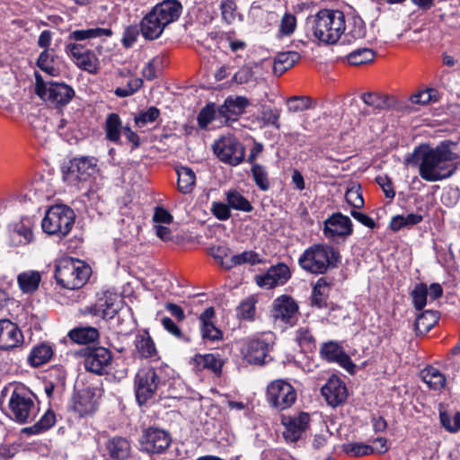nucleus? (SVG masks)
<instances>
[{"label": "nucleus", "mask_w": 460, "mask_h": 460, "mask_svg": "<svg viewBox=\"0 0 460 460\" xmlns=\"http://www.w3.org/2000/svg\"><path fill=\"white\" fill-rule=\"evenodd\" d=\"M455 144L443 141L435 147L429 145L417 146L408 162L419 167V175L427 181H438L451 177L458 158L454 151Z\"/></svg>", "instance_id": "obj_1"}, {"label": "nucleus", "mask_w": 460, "mask_h": 460, "mask_svg": "<svg viewBox=\"0 0 460 460\" xmlns=\"http://www.w3.org/2000/svg\"><path fill=\"white\" fill-rule=\"evenodd\" d=\"M181 9V4L177 0H165L156 4L140 22V31L144 38H159L168 24L178 20Z\"/></svg>", "instance_id": "obj_2"}, {"label": "nucleus", "mask_w": 460, "mask_h": 460, "mask_svg": "<svg viewBox=\"0 0 460 460\" xmlns=\"http://www.w3.org/2000/svg\"><path fill=\"white\" fill-rule=\"evenodd\" d=\"M340 252L325 243H315L305 249L298 259L299 266L306 272L320 275L338 268Z\"/></svg>", "instance_id": "obj_3"}, {"label": "nucleus", "mask_w": 460, "mask_h": 460, "mask_svg": "<svg viewBox=\"0 0 460 460\" xmlns=\"http://www.w3.org/2000/svg\"><path fill=\"white\" fill-rule=\"evenodd\" d=\"M307 24L319 41L334 44L345 32V15L338 10L323 9L308 18Z\"/></svg>", "instance_id": "obj_4"}, {"label": "nucleus", "mask_w": 460, "mask_h": 460, "mask_svg": "<svg viewBox=\"0 0 460 460\" xmlns=\"http://www.w3.org/2000/svg\"><path fill=\"white\" fill-rule=\"evenodd\" d=\"M166 376L161 367L146 366L140 367L134 379L136 399L140 405L154 398L165 385Z\"/></svg>", "instance_id": "obj_5"}, {"label": "nucleus", "mask_w": 460, "mask_h": 460, "mask_svg": "<svg viewBox=\"0 0 460 460\" xmlns=\"http://www.w3.org/2000/svg\"><path fill=\"white\" fill-rule=\"evenodd\" d=\"M91 272V268L82 261L65 259L56 266L55 279L64 288L78 289L87 282Z\"/></svg>", "instance_id": "obj_6"}, {"label": "nucleus", "mask_w": 460, "mask_h": 460, "mask_svg": "<svg viewBox=\"0 0 460 460\" xmlns=\"http://www.w3.org/2000/svg\"><path fill=\"white\" fill-rule=\"evenodd\" d=\"M35 93L56 108L67 105L75 97V90L66 83L45 82L40 74L35 72Z\"/></svg>", "instance_id": "obj_7"}, {"label": "nucleus", "mask_w": 460, "mask_h": 460, "mask_svg": "<svg viewBox=\"0 0 460 460\" xmlns=\"http://www.w3.org/2000/svg\"><path fill=\"white\" fill-rule=\"evenodd\" d=\"M74 223L73 209L65 205H56L47 211L41 226L45 233L63 237L68 234Z\"/></svg>", "instance_id": "obj_8"}, {"label": "nucleus", "mask_w": 460, "mask_h": 460, "mask_svg": "<svg viewBox=\"0 0 460 460\" xmlns=\"http://www.w3.org/2000/svg\"><path fill=\"white\" fill-rule=\"evenodd\" d=\"M8 405L10 418L20 424L31 422L38 412L31 394L24 387L17 386L13 389Z\"/></svg>", "instance_id": "obj_9"}, {"label": "nucleus", "mask_w": 460, "mask_h": 460, "mask_svg": "<svg viewBox=\"0 0 460 460\" xmlns=\"http://www.w3.org/2000/svg\"><path fill=\"white\" fill-rule=\"evenodd\" d=\"M98 171V160L95 157H75L70 160L66 168H63V179L68 185L78 186L89 181Z\"/></svg>", "instance_id": "obj_10"}, {"label": "nucleus", "mask_w": 460, "mask_h": 460, "mask_svg": "<svg viewBox=\"0 0 460 460\" xmlns=\"http://www.w3.org/2000/svg\"><path fill=\"white\" fill-rule=\"evenodd\" d=\"M297 394L291 384L284 379L270 382L266 389V400L270 407L284 411L290 408L296 401Z\"/></svg>", "instance_id": "obj_11"}, {"label": "nucleus", "mask_w": 460, "mask_h": 460, "mask_svg": "<svg viewBox=\"0 0 460 460\" xmlns=\"http://www.w3.org/2000/svg\"><path fill=\"white\" fill-rule=\"evenodd\" d=\"M213 151L223 163L233 166L240 164L244 160L245 148L234 136H224L216 140Z\"/></svg>", "instance_id": "obj_12"}, {"label": "nucleus", "mask_w": 460, "mask_h": 460, "mask_svg": "<svg viewBox=\"0 0 460 460\" xmlns=\"http://www.w3.org/2000/svg\"><path fill=\"white\" fill-rule=\"evenodd\" d=\"M84 368L91 373L102 376L108 373L112 363L111 351L104 347H87L80 350Z\"/></svg>", "instance_id": "obj_13"}, {"label": "nucleus", "mask_w": 460, "mask_h": 460, "mask_svg": "<svg viewBox=\"0 0 460 460\" xmlns=\"http://www.w3.org/2000/svg\"><path fill=\"white\" fill-rule=\"evenodd\" d=\"M171 443L170 433L157 427L145 429L139 440L141 451L150 455L164 453Z\"/></svg>", "instance_id": "obj_14"}, {"label": "nucleus", "mask_w": 460, "mask_h": 460, "mask_svg": "<svg viewBox=\"0 0 460 460\" xmlns=\"http://www.w3.org/2000/svg\"><path fill=\"white\" fill-rule=\"evenodd\" d=\"M65 51L80 69L92 75H95L99 72V58L94 51L87 49L85 45L81 43H67L65 47Z\"/></svg>", "instance_id": "obj_15"}, {"label": "nucleus", "mask_w": 460, "mask_h": 460, "mask_svg": "<svg viewBox=\"0 0 460 460\" xmlns=\"http://www.w3.org/2000/svg\"><path fill=\"white\" fill-rule=\"evenodd\" d=\"M272 345V339L270 335L249 339L242 349L243 358L249 364L264 365Z\"/></svg>", "instance_id": "obj_16"}, {"label": "nucleus", "mask_w": 460, "mask_h": 460, "mask_svg": "<svg viewBox=\"0 0 460 460\" xmlns=\"http://www.w3.org/2000/svg\"><path fill=\"white\" fill-rule=\"evenodd\" d=\"M118 296L116 293L105 290L97 294L96 302L93 305L85 306L81 310L84 314H92L101 316L102 319H112L118 313L116 302Z\"/></svg>", "instance_id": "obj_17"}, {"label": "nucleus", "mask_w": 460, "mask_h": 460, "mask_svg": "<svg viewBox=\"0 0 460 460\" xmlns=\"http://www.w3.org/2000/svg\"><path fill=\"white\" fill-rule=\"evenodd\" d=\"M310 421V415L306 412H300L297 416H281V424L285 427L283 437L287 442H296L303 433L307 429Z\"/></svg>", "instance_id": "obj_18"}, {"label": "nucleus", "mask_w": 460, "mask_h": 460, "mask_svg": "<svg viewBox=\"0 0 460 460\" xmlns=\"http://www.w3.org/2000/svg\"><path fill=\"white\" fill-rule=\"evenodd\" d=\"M291 277L289 268L284 263L271 266L264 274L255 277L256 283L261 288L268 289L284 285Z\"/></svg>", "instance_id": "obj_19"}, {"label": "nucleus", "mask_w": 460, "mask_h": 460, "mask_svg": "<svg viewBox=\"0 0 460 460\" xmlns=\"http://www.w3.org/2000/svg\"><path fill=\"white\" fill-rule=\"evenodd\" d=\"M352 223L349 217L335 213L324 222V235L334 240L336 237H346L352 234Z\"/></svg>", "instance_id": "obj_20"}, {"label": "nucleus", "mask_w": 460, "mask_h": 460, "mask_svg": "<svg viewBox=\"0 0 460 460\" xmlns=\"http://www.w3.org/2000/svg\"><path fill=\"white\" fill-rule=\"evenodd\" d=\"M323 396L327 403L336 407L343 403L348 397L345 384L336 376H331L321 389Z\"/></svg>", "instance_id": "obj_21"}, {"label": "nucleus", "mask_w": 460, "mask_h": 460, "mask_svg": "<svg viewBox=\"0 0 460 460\" xmlns=\"http://www.w3.org/2000/svg\"><path fill=\"white\" fill-rule=\"evenodd\" d=\"M94 388L79 390L72 398V409L79 417L93 414L97 409Z\"/></svg>", "instance_id": "obj_22"}, {"label": "nucleus", "mask_w": 460, "mask_h": 460, "mask_svg": "<svg viewBox=\"0 0 460 460\" xmlns=\"http://www.w3.org/2000/svg\"><path fill=\"white\" fill-rule=\"evenodd\" d=\"M320 354L323 358L330 362L338 363L348 372H354L355 364L352 362L350 358L344 352L342 347H341L337 342L329 341L323 343L321 347Z\"/></svg>", "instance_id": "obj_23"}, {"label": "nucleus", "mask_w": 460, "mask_h": 460, "mask_svg": "<svg viewBox=\"0 0 460 460\" xmlns=\"http://www.w3.org/2000/svg\"><path fill=\"white\" fill-rule=\"evenodd\" d=\"M22 342L23 335L18 326L10 320H0V349L8 350Z\"/></svg>", "instance_id": "obj_24"}, {"label": "nucleus", "mask_w": 460, "mask_h": 460, "mask_svg": "<svg viewBox=\"0 0 460 460\" xmlns=\"http://www.w3.org/2000/svg\"><path fill=\"white\" fill-rule=\"evenodd\" d=\"M135 353L141 359H158V350L147 330L139 332L134 340Z\"/></svg>", "instance_id": "obj_25"}, {"label": "nucleus", "mask_w": 460, "mask_h": 460, "mask_svg": "<svg viewBox=\"0 0 460 460\" xmlns=\"http://www.w3.org/2000/svg\"><path fill=\"white\" fill-rule=\"evenodd\" d=\"M104 449L111 459L125 460L131 455V443L124 437L114 436L105 441Z\"/></svg>", "instance_id": "obj_26"}, {"label": "nucleus", "mask_w": 460, "mask_h": 460, "mask_svg": "<svg viewBox=\"0 0 460 460\" xmlns=\"http://www.w3.org/2000/svg\"><path fill=\"white\" fill-rule=\"evenodd\" d=\"M215 310L213 307L207 308L199 317L200 333L203 340L217 341L223 339V332L216 327L213 319Z\"/></svg>", "instance_id": "obj_27"}, {"label": "nucleus", "mask_w": 460, "mask_h": 460, "mask_svg": "<svg viewBox=\"0 0 460 460\" xmlns=\"http://www.w3.org/2000/svg\"><path fill=\"white\" fill-rule=\"evenodd\" d=\"M298 306L288 296H281L273 304V316L283 322L289 323L296 315Z\"/></svg>", "instance_id": "obj_28"}, {"label": "nucleus", "mask_w": 460, "mask_h": 460, "mask_svg": "<svg viewBox=\"0 0 460 460\" xmlns=\"http://www.w3.org/2000/svg\"><path fill=\"white\" fill-rule=\"evenodd\" d=\"M192 364L196 371L208 369L219 376L222 373L224 361L218 354H196L192 358Z\"/></svg>", "instance_id": "obj_29"}, {"label": "nucleus", "mask_w": 460, "mask_h": 460, "mask_svg": "<svg viewBox=\"0 0 460 460\" xmlns=\"http://www.w3.org/2000/svg\"><path fill=\"white\" fill-rule=\"evenodd\" d=\"M250 105L249 100L244 96H229L218 109V112L227 119L232 116H239L244 112L246 107Z\"/></svg>", "instance_id": "obj_30"}, {"label": "nucleus", "mask_w": 460, "mask_h": 460, "mask_svg": "<svg viewBox=\"0 0 460 460\" xmlns=\"http://www.w3.org/2000/svg\"><path fill=\"white\" fill-rule=\"evenodd\" d=\"M331 285L332 282L328 281L324 277L317 279L314 286L313 287L311 305L319 309L327 308Z\"/></svg>", "instance_id": "obj_31"}, {"label": "nucleus", "mask_w": 460, "mask_h": 460, "mask_svg": "<svg viewBox=\"0 0 460 460\" xmlns=\"http://www.w3.org/2000/svg\"><path fill=\"white\" fill-rule=\"evenodd\" d=\"M361 100L374 112L388 110L394 104V100L390 95L378 92L365 93L361 95Z\"/></svg>", "instance_id": "obj_32"}, {"label": "nucleus", "mask_w": 460, "mask_h": 460, "mask_svg": "<svg viewBox=\"0 0 460 460\" xmlns=\"http://www.w3.org/2000/svg\"><path fill=\"white\" fill-rule=\"evenodd\" d=\"M67 337L74 343L86 345L97 341L100 338V332L95 327L79 326L70 330Z\"/></svg>", "instance_id": "obj_33"}, {"label": "nucleus", "mask_w": 460, "mask_h": 460, "mask_svg": "<svg viewBox=\"0 0 460 460\" xmlns=\"http://www.w3.org/2000/svg\"><path fill=\"white\" fill-rule=\"evenodd\" d=\"M300 59V54L296 51L279 53L273 59L272 70L274 75H281L291 68Z\"/></svg>", "instance_id": "obj_34"}, {"label": "nucleus", "mask_w": 460, "mask_h": 460, "mask_svg": "<svg viewBox=\"0 0 460 460\" xmlns=\"http://www.w3.org/2000/svg\"><path fill=\"white\" fill-rule=\"evenodd\" d=\"M420 377L434 391H440L447 384L446 376L438 368L429 366L420 371Z\"/></svg>", "instance_id": "obj_35"}, {"label": "nucleus", "mask_w": 460, "mask_h": 460, "mask_svg": "<svg viewBox=\"0 0 460 460\" xmlns=\"http://www.w3.org/2000/svg\"><path fill=\"white\" fill-rule=\"evenodd\" d=\"M438 319V313L433 310H426L418 314L414 322V331L416 335H424L428 333L436 325Z\"/></svg>", "instance_id": "obj_36"}, {"label": "nucleus", "mask_w": 460, "mask_h": 460, "mask_svg": "<svg viewBox=\"0 0 460 460\" xmlns=\"http://www.w3.org/2000/svg\"><path fill=\"white\" fill-rule=\"evenodd\" d=\"M54 350L50 344L42 342L31 349L28 361L33 367H40L48 363L53 357Z\"/></svg>", "instance_id": "obj_37"}, {"label": "nucleus", "mask_w": 460, "mask_h": 460, "mask_svg": "<svg viewBox=\"0 0 460 460\" xmlns=\"http://www.w3.org/2000/svg\"><path fill=\"white\" fill-rule=\"evenodd\" d=\"M41 275L39 271L28 270L22 272L17 277L20 289L26 294L34 293L40 286Z\"/></svg>", "instance_id": "obj_38"}, {"label": "nucleus", "mask_w": 460, "mask_h": 460, "mask_svg": "<svg viewBox=\"0 0 460 460\" xmlns=\"http://www.w3.org/2000/svg\"><path fill=\"white\" fill-rule=\"evenodd\" d=\"M56 422L55 413L49 410L34 425L23 428L22 432L27 435H37L49 430Z\"/></svg>", "instance_id": "obj_39"}, {"label": "nucleus", "mask_w": 460, "mask_h": 460, "mask_svg": "<svg viewBox=\"0 0 460 460\" xmlns=\"http://www.w3.org/2000/svg\"><path fill=\"white\" fill-rule=\"evenodd\" d=\"M178 175V190L183 193H190L195 186L196 175L194 172L186 166H181L177 169Z\"/></svg>", "instance_id": "obj_40"}, {"label": "nucleus", "mask_w": 460, "mask_h": 460, "mask_svg": "<svg viewBox=\"0 0 460 460\" xmlns=\"http://www.w3.org/2000/svg\"><path fill=\"white\" fill-rule=\"evenodd\" d=\"M104 129L108 140L114 143L119 142L123 128L120 118L117 113H110L107 116Z\"/></svg>", "instance_id": "obj_41"}, {"label": "nucleus", "mask_w": 460, "mask_h": 460, "mask_svg": "<svg viewBox=\"0 0 460 460\" xmlns=\"http://www.w3.org/2000/svg\"><path fill=\"white\" fill-rule=\"evenodd\" d=\"M348 41L350 40L362 39L366 35L365 22L360 17L352 16L345 21V32L343 33Z\"/></svg>", "instance_id": "obj_42"}, {"label": "nucleus", "mask_w": 460, "mask_h": 460, "mask_svg": "<svg viewBox=\"0 0 460 460\" xmlns=\"http://www.w3.org/2000/svg\"><path fill=\"white\" fill-rule=\"evenodd\" d=\"M226 199L233 209L243 212H251L253 209L250 201L236 190H228L226 193Z\"/></svg>", "instance_id": "obj_43"}, {"label": "nucleus", "mask_w": 460, "mask_h": 460, "mask_svg": "<svg viewBox=\"0 0 460 460\" xmlns=\"http://www.w3.org/2000/svg\"><path fill=\"white\" fill-rule=\"evenodd\" d=\"M112 31L111 29L93 28L88 30L74 31L69 34L68 39L70 40L82 41L93 38L110 37Z\"/></svg>", "instance_id": "obj_44"}, {"label": "nucleus", "mask_w": 460, "mask_h": 460, "mask_svg": "<svg viewBox=\"0 0 460 460\" xmlns=\"http://www.w3.org/2000/svg\"><path fill=\"white\" fill-rule=\"evenodd\" d=\"M257 299L250 296L239 304L236 307V316L240 320L253 321L256 313Z\"/></svg>", "instance_id": "obj_45"}, {"label": "nucleus", "mask_w": 460, "mask_h": 460, "mask_svg": "<svg viewBox=\"0 0 460 460\" xmlns=\"http://www.w3.org/2000/svg\"><path fill=\"white\" fill-rule=\"evenodd\" d=\"M259 254L252 251H246L240 254L232 255L228 260H226V263L225 264L226 270H230L237 265H242L243 263H251L256 264L260 262Z\"/></svg>", "instance_id": "obj_46"}, {"label": "nucleus", "mask_w": 460, "mask_h": 460, "mask_svg": "<svg viewBox=\"0 0 460 460\" xmlns=\"http://www.w3.org/2000/svg\"><path fill=\"white\" fill-rule=\"evenodd\" d=\"M252 179L257 187L262 190L267 191L270 188V182L266 168L260 164H253L251 168Z\"/></svg>", "instance_id": "obj_47"}, {"label": "nucleus", "mask_w": 460, "mask_h": 460, "mask_svg": "<svg viewBox=\"0 0 460 460\" xmlns=\"http://www.w3.org/2000/svg\"><path fill=\"white\" fill-rule=\"evenodd\" d=\"M375 58V52L368 48L358 49L350 52L348 57V62L353 66H360L372 62Z\"/></svg>", "instance_id": "obj_48"}, {"label": "nucleus", "mask_w": 460, "mask_h": 460, "mask_svg": "<svg viewBox=\"0 0 460 460\" xmlns=\"http://www.w3.org/2000/svg\"><path fill=\"white\" fill-rule=\"evenodd\" d=\"M52 52L49 49L42 51L37 59V66L49 75L55 76L58 70L54 66L55 56Z\"/></svg>", "instance_id": "obj_49"}, {"label": "nucleus", "mask_w": 460, "mask_h": 460, "mask_svg": "<svg viewBox=\"0 0 460 460\" xmlns=\"http://www.w3.org/2000/svg\"><path fill=\"white\" fill-rule=\"evenodd\" d=\"M342 450L347 455L355 457L368 456L374 452V448L370 445L358 442L343 444Z\"/></svg>", "instance_id": "obj_50"}, {"label": "nucleus", "mask_w": 460, "mask_h": 460, "mask_svg": "<svg viewBox=\"0 0 460 460\" xmlns=\"http://www.w3.org/2000/svg\"><path fill=\"white\" fill-rule=\"evenodd\" d=\"M313 100L308 96H291L287 100L289 112H301L312 108Z\"/></svg>", "instance_id": "obj_51"}, {"label": "nucleus", "mask_w": 460, "mask_h": 460, "mask_svg": "<svg viewBox=\"0 0 460 460\" xmlns=\"http://www.w3.org/2000/svg\"><path fill=\"white\" fill-rule=\"evenodd\" d=\"M412 303L416 310L420 311L427 304L428 287L424 283L417 284L411 292Z\"/></svg>", "instance_id": "obj_52"}, {"label": "nucleus", "mask_w": 460, "mask_h": 460, "mask_svg": "<svg viewBox=\"0 0 460 460\" xmlns=\"http://www.w3.org/2000/svg\"><path fill=\"white\" fill-rule=\"evenodd\" d=\"M222 20L228 24L234 22L237 16V5L234 0H222L220 3Z\"/></svg>", "instance_id": "obj_53"}, {"label": "nucleus", "mask_w": 460, "mask_h": 460, "mask_svg": "<svg viewBox=\"0 0 460 460\" xmlns=\"http://www.w3.org/2000/svg\"><path fill=\"white\" fill-rule=\"evenodd\" d=\"M160 115V111L156 107H150L146 111H140L135 117V123L137 127L142 128L148 123L155 122Z\"/></svg>", "instance_id": "obj_54"}, {"label": "nucleus", "mask_w": 460, "mask_h": 460, "mask_svg": "<svg viewBox=\"0 0 460 460\" xmlns=\"http://www.w3.org/2000/svg\"><path fill=\"white\" fill-rule=\"evenodd\" d=\"M143 86L141 78L130 79L125 87H118L114 90L116 96L124 98L128 97L137 92Z\"/></svg>", "instance_id": "obj_55"}, {"label": "nucleus", "mask_w": 460, "mask_h": 460, "mask_svg": "<svg viewBox=\"0 0 460 460\" xmlns=\"http://www.w3.org/2000/svg\"><path fill=\"white\" fill-rule=\"evenodd\" d=\"M410 100L414 104L425 105L438 100L437 91L434 89L419 91L418 93L411 94Z\"/></svg>", "instance_id": "obj_56"}, {"label": "nucleus", "mask_w": 460, "mask_h": 460, "mask_svg": "<svg viewBox=\"0 0 460 460\" xmlns=\"http://www.w3.org/2000/svg\"><path fill=\"white\" fill-rule=\"evenodd\" d=\"M296 340L304 349L312 351L315 349V339L306 328H300L296 332Z\"/></svg>", "instance_id": "obj_57"}, {"label": "nucleus", "mask_w": 460, "mask_h": 460, "mask_svg": "<svg viewBox=\"0 0 460 460\" xmlns=\"http://www.w3.org/2000/svg\"><path fill=\"white\" fill-rule=\"evenodd\" d=\"M296 26V18L292 13H285L281 18L279 33L280 36H290Z\"/></svg>", "instance_id": "obj_58"}, {"label": "nucleus", "mask_w": 460, "mask_h": 460, "mask_svg": "<svg viewBox=\"0 0 460 460\" xmlns=\"http://www.w3.org/2000/svg\"><path fill=\"white\" fill-rule=\"evenodd\" d=\"M210 211L212 215L220 221L228 220L232 216L231 208L228 203L226 204L220 201L212 202Z\"/></svg>", "instance_id": "obj_59"}, {"label": "nucleus", "mask_w": 460, "mask_h": 460, "mask_svg": "<svg viewBox=\"0 0 460 460\" xmlns=\"http://www.w3.org/2000/svg\"><path fill=\"white\" fill-rule=\"evenodd\" d=\"M345 199L354 208H360L364 206V199L359 186L348 189Z\"/></svg>", "instance_id": "obj_60"}, {"label": "nucleus", "mask_w": 460, "mask_h": 460, "mask_svg": "<svg viewBox=\"0 0 460 460\" xmlns=\"http://www.w3.org/2000/svg\"><path fill=\"white\" fill-rule=\"evenodd\" d=\"M442 426L450 432H456L460 429V412H456L453 417L447 413H440Z\"/></svg>", "instance_id": "obj_61"}, {"label": "nucleus", "mask_w": 460, "mask_h": 460, "mask_svg": "<svg viewBox=\"0 0 460 460\" xmlns=\"http://www.w3.org/2000/svg\"><path fill=\"white\" fill-rule=\"evenodd\" d=\"M210 255L225 269L227 258L231 255V250L226 245H216L210 248Z\"/></svg>", "instance_id": "obj_62"}, {"label": "nucleus", "mask_w": 460, "mask_h": 460, "mask_svg": "<svg viewBox=\"0 0 460 460\" xmlns=\"http://www.w3.org/2000/svg\"><path fill=\"white\" fill-rule=\"evenodd\" d=\"M262 120L266 125H272L276 128H280L279 118L280 111L279 109L264 108L261 112Z\"/></svg>", "instance_id": "obj_63"}, {"label": "nucleus", "mask_w": 460, "mask_h": 460, "mask_svg": "<svg viewBox=\"0 0 460 460\" xmlns=\"http://www.w3.org/2000/svg\"><path fill=\"white\" fill-rule=\"evenodd\" d=\"M13 238L15 236L20 237L19 243L27 244L32 240V231L29 226H24L23 224L18 225L15 226L13 233Z\"/></svg>", "instance_id": "obj_64"}]
</instances>
